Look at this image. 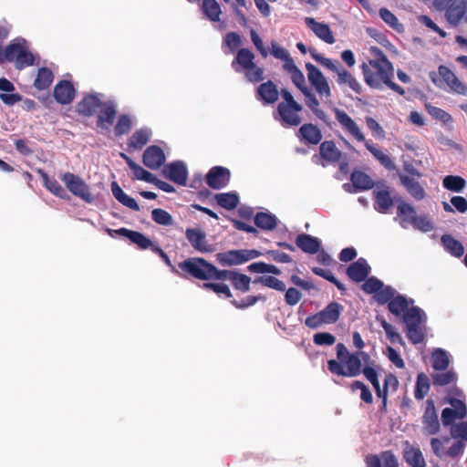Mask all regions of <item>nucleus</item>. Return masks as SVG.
Returning a JSON list of instances; mask_svg holds the SVG:
<instances>
[{
    "label": "nucleus",
    "mask_w": 467,
    "mask_h": 467,
    "mask_svg": "<svg viewBox=\"0 0 467 467\" xmlns=\"http://www.w3.org/2000/svg\"><path fill=\"white\" fill-rule=\"evenodd\" d=\"M413 299L400 294H394L386 303L388 310L397 317H400L406 325V335L413 344L423 341L424 334L420 328L424 314L418 306H412Z\"/></svg>",
    "instance_id": "obj_1"
},
{
    "label": "nucleus",
    "mask_w": 467,
    "mask_h": 467,
    "mask_svg": "<svg viewBox=\"0 0 467 467\" xmlns=\"http://www.w3.org/2000/svg\"><path fill=\"white\" fill-rule=\"evenodd\" d=\"M443 403L449 404L450 407L441 411L442 423L451 426L452 438L467 441V421L462 420L467 417V407L462 391L458 388H452L443 398Z\"/></svg>",
    "instance_id": "obj_2"
},
{
    "label": "nucleus",
    "mask_w": 467,
    "mask_h": 467,
    "mask_svg": "<svg viewBox=\"0 0 467 467\" xmlns=\"http://www.w3.org/2000/svg\"><path fill=\"white\" fill-rule=\"evenodd\" d=\"M337 360L329 359L327 361L328 370L337 376L357 377L363 373L362 360L368 362L369 355L364 351L349 353L343 343H338L336 347Z\"/></svg>",
    "instance_id": "obj_3"
},
{
    "label": "nucleus",
    "mask_w": 467,
    "mask_h": 467,
    "mask_svg": "<svg viewBox=\"0 0 467 467\" xmlns=\"http://www.w3.org/2000/svg\"><path fill=\"white\" fill-rule=\"evenodd\" d=\"M360 67L366 84L371 88L381 89L388 87L399 95L405 94V89L392 81L394 67L389 60H383V63H363Z\"/></svg>",
    "instance_id": "obj_4"
},
{
    "label": "nucleus",
    "mask_w": 467,
    "mask_h": 467,
    "mask_svg": "<svg viewBox=\"0 0 467 467\" xmlns=\"http://www.w3.org/2000/svg\"><path fill=\"white\" fill-rule=\"evenodd\" d=\"M334 114L341 128L347 133L352 136L357 141L363 142L366 149L384 168L389 171L395 169V164L392 161L390 156L379 149L376 144L372 142V140H366L358 125L346 111L335 108Z\"/></svg>",
    "instance_id": "obj_5"
},
{
    "label": "nucleus",
    "mask_w": 467,
    "mask_h": 467,
    "mask_svg": "<svg viewBox=\"0 0 467 467\" xmlns=\"http://www.w3.org/2000/svg\"><path fill=\"white\" fill-rule=\"evenodd\" d=\"M255 56L248 48L237 50L231 67L236 73L244 74L245 79L251 83H259L265 79V68L254 63Z\"/></svg>",
    "instance_id": "obj_6"
},
{
    "label": "nucleus",
    "mask_w": 467,
    "mask_h": 467,
    "mask_svg": "<svg viewBox=\"0 0 467 467\" xmlns=\"http://www.w3.org/2000/svg\"><path fill=\"white\" fill-rule=\"evenodd\" d=\"M309 53L315 61L337 74V83L339 86H346L358 95L362 93L363 89L361 84L339 61L323 57L321 54L317 53L315 48H309Z\"/></svg>",
    "instance_id": "obj_7"
},
{
    "label": "nucleus",
    "mask_w": 467,
    "mask_h": 467,
    "mask_svg": "<svg viewBox=\"0 0 467 467\" xmlns=\"http://www.w3.org/2000/svg\"><path fill=\"white\" fill-rule=\"evenodd\" d=\"M36 57L27 49L26 40L11 42L5 48L0 46V65L5 62H14L18 70H22L35 64Z\"/></svg>",
    "instance_id": "obj_8"
},
{
    "label": "nucleus",
    "mask_w": 467,
    "mask_h": 467,
    "mask_svg": "<svg viewBox=\"0 0 467 467\" xmlns=\"http://www.w3.org/2000/svg\"><path fill=\"white\" fill-rule=\"evenodd\" d=\"M280 94L283 100L277 105V113L282 126H298L302 121L299 112L302 111L303 106L295 100L287 89L283 88Z\"/></svg>",
    "instance_id": "obj_9"
},
{
    "label": "nucleus",
    "mask_w": 467,
    "mask_h": 467,
    "mask_svg": "<svg viewBox=\"0 0 467 467\" xmlns=\"http://www.w3.org/2000/svg\"><path fill=\"white\" fill-rule=\"evenodd\" d=\"M261 255L262 253L256 249L229 250L218 253L216 254V260L223 266H232L243 265Z\"/></svg>",
    "instance_id": "obj_10"
},
{
    "label": "nucleus",
    "mask_w": 467,
    "mask_h": 467,
    "mask_svg": "<svg viewBox=\"0 0 467 467\" xmlns=\"http://www.w3.org/2000/svg\"><path fill=\"white\" fill-rule=\"evenodd\" d=\"M183 275H190L199 280L207 281L210 275L211 263L202 257H191L178 264Z\"/></svg>",
    "instance_id": "obj_11"
},
{
    "label": "nucleus",
    "mask_w": 467,
    "mask_h": 467,
    "mask_svg": "<svg viewBox=\"0 0 467 467\" xmlns=\"http://www.w3.org/2000/svg\"><path fill=\"white\" fill-rule=\"evenodd\" d=\"M362 289L367 294H374V299L379 305H385L390 297L396 294V290L384 284L376 277H369L364 280Z\"/></svg>",
    "instance_id": "obj_12"
},
{
    "label": "nucleus",
    "mask_w": 467,
    "mask_h": 467,
    "mask_svg": "<svg viewBox=\"0 0 467 467\" xmlns=\"http://www.w3.org/2000/svg\"><path fill=\"white\" fill-rule=\"evenodd\" d=\"M62 181L68 191L75 196L79 197L88 203L94 201V197L89 191V187L79 176L71 172H66L62 176Z\"/></svg>",
    "instance_id": "obj_13"
},
{
    "label": "nucleus",
    "mask_w": 467,
    "mask_h": 467,
    "mask_svg": "<svg viewBox=\"0 0 467 467\" xmlns=\"http://www.w3.org/2000/svg\"><path fill=\"white\" fill-rule=\"evenodd\" d=\"M306 69L308 81L319 97L329 99L331 97V88L320 69L309 62L306 64Z\"/></svg>",
    "instance_id": "obj_14"
},
{
    "label": "nucleus",
    "mask_w": 467,
    "mask_h": 467,
    "mask_svg": "<svg viewBox=\"0 0 467 467\" xmlns=\"http://www.w3.org/2000/svg\"><path fill=\"white\" fill-rule=\"evenodd\" d=\"M446 9L445 16L451 25H457L467 13V0H440V9Z\"/></svg>",
    "instance_id": "obj_15"
},
{
    "label": "nucleus",
    "mask_w": 467,
    "mask_h": 467,
    "mask_svg": "<svg viewBox=\"0 0 467 467\" xmlns=\"http://www.w3.org/2000/svg\"><path fill=\"white\" fill-rule=\"evenodd\" d=\"M230 179V170L223 166L211 168L205 176L207 185L214 190H220L227 186Z\"/></svg>",
    "instance_id": "obj_16"
},
{
    "label": "nucleus",
    "mask_w": 467,
    "mask_h": 467,
    "mask_svg": "<svg viewBox=\"0 0 467 467\" xmlns=\"http://www.w3.org/2000/svg\"><path fill=\"white\" fill-rule=\"evenodd\" d=\"M162 174L165 178L178 185H186L188 171L186 165L181 161H172L165 165Z\"/></svg>",
    "instance_id": "obj_17"
},
{
    "label": "nucleus",
    "mask_w": 467,
    "mask_h": 467,
    "mask_svg": "<svg viewBox=\"0 0 467 467\" xmlns=\"http://www.w3.org/2000/svg\"><path fill=\"white\" fill-rule=\"evenodd\" d=\"M425 404V410L421 418L423 432L433 435L438 432V414L433 400H427Z\"/></svg>",
    "instance_id": "obj_18"
},
{
    "label": "nucleus",
    "mask_w": 467,
    "mask_h": 467,
    "mask_svg": "<svg viewBox=\"0 0 467 467\" xmlns=\"http://www.w3.org/2000/svg\"><path fill=\"white\" fill-rule=\"evenodd\" d=\"M185 236L194 250L200 253H212L214 251L213 244L206 240V234L200 229L187 228Z\"/></svg>",
    "instance_id": "obj_19"
},
{
    "label": "nucleus",
    "mask_w": 467,
    "mask_h": 467,
    "mask_svg": "<svg viewBox=\"0 0 467 467\" xmlns=\"http://www.w3.org/2000/svg\"><path fill=\"white\" fill-rule=\"evenodd\" d=\"M166 157L163 150L157 145L149 146L143 152L142 162L150 170H157L163 165Z\"/></svg>",
    "instance_id": "obj_20"
},
{
    "label": "nucleus",
    "mask_w": 467,
    "mask_h": 467,
    "mask_svg": "<svg viewBox=\"0 0 467 467\" xmlns=\"http://www.w3.org/2000/svg\"><path fill=\"white\" fill-rule=\"evenodd\" d=\"M102 101L98 94H88L77 104L76 110L85 117H91L102 107Z\"/></svg>",
    "instance_id": "obj_21"
},
{
    "label": "nucleus",
    "mask_w": 467,
    "mask_h": 467,
    "mask_svg": "<svg viewBox=\"0 0 467 467\" xmlns=\"http://www.w3.org/2000/svg\"><path fill=\"white\" fill-rule=\"evenodd\" d=\"M367 467H399L398 459L391 451H384L379 455L369 454L366 457Z\"/></svg>",
    "instance_id": "obj_22"
},
{
    "label": "nucleus",
    "mask_w": 467,
    "mask_h": 467,
    "mask_svg": "<svg viewBox=\"0 0 467 467\" xmlns=\"http://www.w3.org/2000/svg\"><path fill=\"white\" fill-rule=\"evenodd\" d=\"M75 88L68 80H60L54 88L53 96L62 105L69 104L75 98Z\"/></svg>",
    "instance_id": "obj_23"
},
{
    "label": "nucleus",
    "mask_w": 467,
    "mask_h": 467,
    "mask_svg": "<svg viewBox=\"0 0 467 467\" xmlns=\"http://www.w3.org/2000/svg\"><path fill=\"white\" fill-rule=\"evenodd\" d=\"M370 273V266L364 258H358L347 268V275L352 281L360 283L366 280Z\"/></svg>",
    "instance_id": "obj_24"
},
{
    "label": "nucleus",
    "mask_w": 467,
    "mask_h": 467,
    "mask_svg": "<svg viewBox=\"0 0 467 467\" xmlns=\"http://www.w3.org/2000/svg\"><path fill=\"white\" fill-rule=\"evenodd\" d=\"M298 138L306 145H317L322 140L320 129L312 123H305L298 130Z\"/></svg>",
    "instance_id": "obj_25"
},
{
    "label": "nucleus",
    "mask_w": 467,
    "mask_h": 467,
    "mask_svg": "<svg viewBox=\"0 0 467 467\" xmlns=\"http://www.w3.org/2000/svg\"><path fill=\"white\" fill-rule=\"evenodd\" d=\"M440 78H442L451 92L463 96L467 95V86L449 68L440 66Z\"/></svg>",
    "instance_id": "obj_26"
},
{
    "label": "nucleus",
    "mask_w": 467,
    "mask_h": 467,
    "mask_svg": "<svg viewBox=\"0 0 467 467\" xmlns=\"http://www.w3.org/2000/svg\"><path fill=\"white\" fill-rule=\"evenodd\" d=\"M256 97L264 104H274L278 100L279 91L276 85L272 80H268L257 87Z\"/></svg>",
    "instance_id": "obj_27"
},
{
    "label": "nucleus",
    "mask_w": 467,
    "mask_h": 467,
    "mask_svg": "<svg viewBox=\"0 0 467 467\" xmlns=\"http://www.w3.org/2000/svg\"><path fill=\"white\" fill-rule=\"evenodd\" d=\"M117 232L119 235L128 238L141 250L150 249L152 251V248L156 246V244L142 233L132 231L125 227L119 228Z\"/></svg>",
    "instance_id": "obj_28"
},
{
    "label": "nucleus",
    "mask_w": 467,
    "mask_h": 467,
    "mask_svg": "<svg viewBox=\"0 0 467 467\" xmlns=\"http://www.w3.org/2000/svg\"><path fill=\"white\" fill-rule=\"evenodd\" d=\"M319 155L326 163H337L342 158V151L337 147L334 140L320 142Z\"/></svg>",
    "instance_id": "obj_29"
},
{
    "label": "nucleus",
    "mask_w": 467,
    "mask_h": 467,
    "mask_svg": "<svg viewBox=\"0 0 467 467\" xmlns=\"http://www.w3.org/2000/svg\"><path fill=\"white\" fill-rule=\"evenodd\" d=\"M305 23L318 38L322 39L327 44L335 43L333 33L328 25L317 22L312 17H306Z\"/></svg>",
    "instance_id": "obj_30"
},
{
    "label": "nucleus",
    "mask_w": 467,
    "mask_h": 467,
    "mask_svg": "<svg viewBox=\"0 0 467 467\" xmlns=\"http://www.w3.org/2000/svg\"><path fill=\"white\" fill-rule=\"evenodd\" d=\"M99 109L97 125L102 129L109 130L116 118V106L112 101H107L103 102L102 107Z\"/></svg>",
    "instance_id": "obj_31"
},
{
    "label": "nucleus",
    "mask_w": 467,
    "mask_h": 467,
    "mask_svg": "<svg viewBox=\"0 0 467 467\" xmlns=\"http://www.w3.org/2000/svg\"><path fill=\"white\" fill-rule=\"evenodd\" d=\"M451 362L450 355L445 350L440 348V386L453 383L457 379V375L453 370H445Z\"/></svg>",
    "instance_id": "obj_32"
},
{
    "label": "nucleus",
    "mask_w": 467,
    "mask_h": 467,
    "mask_svg": "<svg viewBox=\"0 0 467 467\" xmlns=\"http://www.w3.org/2000/svg\"><path fill=\"white\" fill-rule=\"evenodd\" d=\"M296 244L304 253L314 254L319 252L321 242L317 237L307 234H300L296 238Z\"/></svg>",
    "instance_id": "obj_33"
},
{
    "label": "nucleus",
    "mask_w": 467,
    "mask_h": 467,
    "mask_svg": "<svg viewBox=\"0 0 467 467\" xmlns=\"http://www.w3.org/2000/svg\"><path fill=\"white\" fill-rule=\"evenodd\" d=\"M0 90L6 93H0V99L4 104L13 106L22 100V96L18 93H13L14 84L5 78H0Z\"/></svg>",
    "instance_id": "obj_34"
},
{
    "label": "nucleus",
    "mask_w": 467,
    "mask_h": 467,
    "mask_svg": "<svg viewBox=\"0 0 467 467\" xmlns=\"http://www.w3.org/2000/svg\"><path fill=\"white\" fill-rule=\"evenodd\" d=\"M403 458L412 467H426L424 458L420 448L412 446L409 441L405 442Z\"/></svg>",
    "instance_id": "obj_35"
},
{
    "label": "nucleus",
    "mask_w": 467,
    "mask_h": 467,
    "mask_svg": "<svg viewBox=\"0 0 467 467\" xmlns=\"http://www.w3.org/2000/svg\"><path fill=\"white\" fill-rule=\"evenodd\" d=\"M414 173L411 176L400 174V179L408 192L416 200H421L425 196L423 188L420 185L419 182L414 178Z\"/></svg>",
    "instance_id": "obj_36"
},
{
    "label": "nucleus",
    "mask_w": 467,
    "mask_h": 467,
    "mask_svg": "<svg viewBox=\"0 0 467 467\" xmlns=\"http://www.w3.org/2000/svg\"><path fill=\"white\" fill-rule=\"evenodd\" d=\"M150 134V130L147 128L137 130L128 140L129 148L135 150H141L149 142Z\"/></svg>",
    "instance_id": "obj_37"
},
{
    "label": "nucleus",
    "mask_w": 467,
    "mask_h": 467,
    "mask_svg": "<svg viewBox=\"0 0 467 467\" xmlns=\"http://www.w3.org/2000/svg\"><path fill=\"white\" fill-rule=\"evenodd\" d=\"M111 192L116 200L124 206L136 212L140 210V205L136 200L126 194L117 182H111Z\"/></svg>",
    "instance_id": "obj_38"
},
{
    "label": "nucleus",
    "mask_w": 467,
    "mask_h": 467,
    "mask_svg": "<svg viewBox=\"0 0 467 467\" xmlns=\"http://www.w3.org/2000/svg\"><path fill=\"white\" fill-rule=\"evenodd\" d=\"M302 93L306 97V107L315 114L317 119L326 121L327 114L323 109H320V103L316 95L308 88H305Z\"/></svg>",
    "instance_id": "obj_39"
},
{
    "label": "nucleus",
    "mask_w": 467,
    "mask_h": 467,
    "mask_svg": "<svg viewBox=\"0 0 467 467\" xmlns=\"http://www.w3.org/2000/svg\"><path fill=\"white\" fill-rule=\"evenodd\" d=\"M38 173L40 174V176L43 180L45 187L48 191H50L53 194H55L56 196L59 197L61 199H68L69 198V196L67 195L65 189L61 186V184L57 180L50 179L48 174L41 169L38 170Z\"/></svg>",
    "instance_id": "obj_40"
},
{
    "label": "nucleus",
    "mask_w": 467,
    "mask_h": 467,
    "mask_svg": "<svg viewBox=\"0 0 467 467\" xmlns=\"http://www.w3.org/2000/svg\"><path fill=\"white\" fill-rule=\"evenodd\" d=\"M397 213L400 225L405 229L412 224V219L417 215L414 208L405 202H400L399 203Z\"/></svg>",
    "instance_id": "obj_41"
},
{
    "label": "nucleus",
    "mask_w": 467,
    "mask_h": 467,
    "mask_svg": "<svg viewBox=\"0 0 467 467\" xmlns=\"http://www.w3.org/2000/svg\"><path fill=\"white\" fill-rule=\"evenodd\" d=\"M350 181L357 191H367L374 187L371 178L361 171H354L350 175Z\"/></svg>",
    "instance_id": "obj_42"
},
{
    "label": "nucleus",
    "mask_w": 467,
    "mask_h": 467,
    "mask_svg": "<svg viewBox=\"0 0 467 467\" xmlns=\"http://www.w3.org/2000/svg\"><path fill=\"white\" fill-rule=\"evenodd\" d=\"M344 307L337 302H330L323 310L320 311L325 324H334L338 319Z\"/></svg>",
    "instance_id": "obj_43"
},
{
    "label": "nucleus",
    "mask_w": 467,
    "mask_h": 467,
    "mask_svg": "<svg viewBox=\"0 0 467 467\" xmlns=\"http://www.w3.org/2000/svg\"><path fill=\"white\" fill-rule=\"evenodd\" d=\"M254 222L258 228L265 231H272L275 229L277 225L276 216L264 212L257 213L254 218Z\"/></svg>",
    "instance_id": "obj_44"
},
{
    "label": "nucleus",
    "mask_w": 467,
    "mask_h": 467,
    "mask_svg": "<svg viewBox=\"0 0 467 467\" xmlns=\"http://www.w3.org/2000/svg\"><path fill=\"white\" fill-rule=\"evenodd\" d=\"M53 79L54 75L51 69L46 67H40L34 81V87L38 90H45L51 86Z\"/></svg>",
    "instance_id": "obj_45"
},
{
    "label": "nucleus",
    "mask_w": 467,
    "mask_h": 467,
    "mask_svg": "<svg viewBox=\"0 0 467 467\" xmlns=\"http://www.w3.org/2000/svg\"><path fill=\"white\" fill-rule=\"evenodd\" d=\"M444 249L455 257H461L464 254V247L462 243L451 235L445 234L441 239Z\"/></svg>",
    "instance_id": "obj_46"
},
{
    "label": "nucleus",
    "mask_w": 467,
    "mask_h": 467,
    "mask_svg": "<svg viewBox=\"0 0 467 467\" xmlns=\"http://www.w3.org/2000/svg\"><path fill=\"white\" fill-rule=\"evenodd\" d=\"M393 205V200L387 190H381L375 194V209L381 213H386Z\"/></svg>",
    "instance_id": "obj_47"
},
{
    "label": "nucleus",
    "mask_w": 467,
    "mask_h": 467,
    "mask_svg": "<svg viewBox=\"0 0 467 467\" xmlns=\"http://www.w3.org/2000/svg\"><path fill=\"white\" fill-rule=\"evenodd\" d=\"M214 199L219 206L228 211L234 210L239 204V197L235 192L217 193Z\"/></svg>",
    "instance_id": "obj_48"
},
{
    "label": "nucleus",
    "mask_w": 467,
    "mask_h": 467,
    "mask_svg": "<svg viewBox=\"0 0 467 467\" xmlns=\"http://www.w3.org/2000/svg\"><path fill=\"white\" fill-rule=\"evenodd\" d=\"M202 11L209 20L213 22L220 20L222 10L216 0H202Z\"/></svg>",
    "instance_id": "obj_49"
},
{
    "label": "nucleus",
    "mask_w": 467,
    "mask_h": 467,
    "mask_svg": "<svg viewBox=\"0 0 467 467\" xmlns=\"http://www.w3.org/2000/svg\"><path fill=\"white\" fill-rule=\"evenodd\" d=\"M430 389L431 383L429 377L423 372L419 373L414 390L415 399L418 400H423L429 393Z\"/></svg>",
    "instance_id": "obj_50"
},
{
    "label": "nucleus",
    "mask_w": 467,
    "mask_h": 467,
    "mask_svg": "<svg viewBox=\"0 0 467 467\" xmlns=\"http://www.w3.org/2000/svg\"><path fill=\"white\" fill-rule=\"evenodd\" d=\"M242 46V38L235 32H228L223 39V48L225 54L234 53Z\"/></svg>",
    "instance_id": "obj_51"
},
{
    "label": "nucleus",
    "mask_w": 467,
    "mask_h": 467,
    "mask_svg": "<svg viewBox=\"0 0 467 467\" xmlns=\"http://www.w3.org/2000/svg\"><path fill=\"white\" fill-rule=\"evenodd\" d=\"M442 185L451 192H462L466 187V182L461 176L448 175L443 178Z\"/></svg>",
    "instance_id": "obj_52"
},
{
    "label": "nucleus",
    "mask_w": 467,
    "mask_h": 467,
    "mask_svg": "<svg viewBox=\"0 0 467 467\" xmlns=\"http://www.w3.org/2000/svg\"><path fill=\"white\" fill-rule=\"evenodd\" d=\"M380 18L392 29L399 33L404 31V26L399 22L398 17L388 8L382 7L379 9Z\"/></svg>",
    "instance_id": "obj_53"
},
{
    "label": "nucleus",
    "mask_w": 467,
    "mask_h": 467,
    "mask_svg": "<svg viewBox=\"0 0 467 467\" xmlns=\"http://www.w3.org/2000/svg\"><path fill=\"white\" fill-rule=\"evenodd\" d=\"M231 284L235 290L246 293L250 290L251 277L235 271L232 276Z\"/></svg>",
    "instance_id": "obj_54"
},
{
    "label": "nucleus",
    "mask_w": 467,
    "mask_h": 467,
    "mask_svg": "<svg viewBox=\"0 0 467 467\" xmlns=\"http://www.w3.org/2000/svg\"><path fill=\"white\" fill-rule=\"evenodd\" d=\"M254 284H261L264 286L275 289L276 291L284 292L285 290V284L278 278L272 275L258 276L254 280Z\"/></svg>",
    "instance_id": "obj_55"
},
{
    "label": "nucleus",
    "mask_w": 467,
    "mask_h": 467,
    "mask_svg": "<svg viewBox=\"0 0 467 467\" xmlns=\"http://www.w3.org/2000/svg\"><path fill=\"white\" fill-rule=\"evenodd\" d=\"M312 272L315 275L321 276L324 279L335 285L342 294H344V292L346 291L345 285L339 282L330 270L323 269L320 267H312Z\"/></svg>",
    "instance_id": "obj_56"
},
{
    "label": "nucleus",
    "mask_w": 467,
    "mask_h": 467,
    "mask_svg": "<svg viewBox=\"0 0 467 467\" xmlns=\"http://www.w3.org/2000/svg\"><path fill=\"white\" fill-rule=\"evenodd\" d=\"M152 220L161 225L169 226L173 223L172 216L161 208H155L151 212Z\"/></svg>",
    "instance_id": "obj_57"
},
{
    "label": "nucleus",
    "mask_w": 467,
    "mask_h": 467,
    "mask_svg": "<svg viewBox=\"0 0 467 467\" xmlns=\"http://www.w3.org/2000/svg\"><path fill=\"white\" fill-rule=\"evenodd\" d=\"M380 326L384 329L388 339L392 344L399 343L400 345H404V341H403L401 336L400 335V333H398L396 331L395 327L391 324L387 322L385 319H382L380 321Z\"/></svg>",
    "instance_id": "obj_58"
},
{
    "label": "nucleus",
    "mask_w": 467,
    "mask_h": 467,
    "mask_svg": "<svg viewBox=\"0 0 467 467\" xmlns=\"http://www.w3.org/2000/svg\"><path fill=\"white\" fill-rule=\"evenodd\" d=\"M131 129V119L130 116L123 114L119 117V119L114 127V133L117 137L127 134Z\"/></svg>",
    "instance_id": "obj_59"
},
{
    "label": "nucleus",
    "mask_w": 467,
    "mask_h": 467,
    "mask_svg": "<svg viewBox=\"0 0 467 467\" xmlns=\"http://www.w3.org/2000/svg\"><path fill=\"white\" fill-rule=\"evenodd\" d=\"M357 389H360V399L364 402L368 404H371L373 402V396L370 389L362 381L355 380L351 383V390L355 391Z\"/></svg>",
    "instance_id": "obj_60"
},
{
    "label": "nucleus",
    "mask_w": 467,
    "mask_h": 467,
    "mask_svg": "<svg viewBox=\"0 0 467 467\" xmlns=\"http://www.w3.org/2000/svg\"><path fill=\"white\" fill-rule=\"evenodd\" d=\"M266 297L263 295L248 296L240 301L233 300L231 303L238 309H244L255 305L258 301H265Z\"/></svg>",
    "instance_id": "obj_61"
},
{
    "label": "nucleus",
    "mask_w": 467,
    "mask_h": 467,
    "mask_svg": "<svg viewBox=\"0 0 467 467\" xmlns=\"http://www.w3.org/2000/svg\"><path fill=\"white\" fill-rule=\"evenodd\" d=\"M202 288L206 290H212L218 295H223L224 297H232V292L227 285L223 283H203Z\"/></svg>",
    "instance_id": "obj_62"
},
{
    "label": "nucleus",
    "mask_w": 467,
    "mask_h": 467,
    "mask_svg": "<svg viewBox=\"0 0 467 467\" xmlns=\"http://www.w3.org/2000/svg\"><path fill=\"white\" fill-rule=\"evenodd\" d=\"M209 270L210 275H212L209 277V280H229L230 282L235 272V270H219L213 264H211Z\"/></svg>",
    "instance_id": "obj_63"
},
{
    "label": "nucleus",
    "mask_w": 467,
    "mask_h": 467,
    "mask_svg": "<svg viewBox=\"0 0 467 467\" xmlns=\"http://www.w3.org/2000/svg\"><path fill=\"white\" fill-rule=\"evenodd\" d=\"M133 171V179L139 181H144L149 183H152L155 177L152 173L143 169L141 166L136 163L131 169Z\"/></svg>",
    "instance_id": "obj_64"
}]
</instances>
